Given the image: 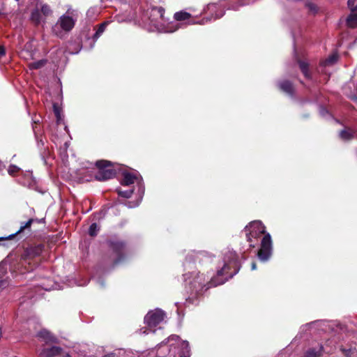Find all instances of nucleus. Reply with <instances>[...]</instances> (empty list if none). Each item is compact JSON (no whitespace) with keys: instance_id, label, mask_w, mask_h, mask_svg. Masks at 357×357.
Here are the masks:
<instances>
[{"instance_id":"nucleus-1","label":"nucleus","mask_w":357,"mask_h":357,"mask_svg":"<svg viewBox=\"0 0 357 357\" xmlns=\"http://www.w3.org/2000/svg\"><path fill=\"white\" fill-rule=\"evenodd\" d=\"M224 266L217 272V275L212 278L206 289L224 284L229 278L235 275L240 269V264L237 259L236 253L234 251H228L224 257Z\"/></svg>"},{"instance_id":"nucleus-2","label":"nucleus","mask_w":357,"mask_h":357,"mask_svg":"<svg viewBox=\"0 0 357 357\" xmlns=\"http://www.w3.org/2000/svg\"><path fill=\"white\" fill-rule=\"evenodd\" d=\"M184 281L188 286L190 291V296L186 299L187 301L193 303L194 298L201 294L205 287V278L203 275H199V273L193 271L183 275Z\"/></svg>"},{"instance_id":"nucleus-3","label":"nucleus","mask_w":357,"mask_h":357,"mask_svg":"<svg viewBox=\"0 0 357 357\" xmlns=\"http://www.w3.org/2000/svg\"><path fill=\"white\" fill-rule=\"evenodd\" d=\"M165 9L162 7H154L151 9L150 20L155 28L161 32L173 33L179 29L178 23L173 22L168 23L167 26H163L160 21L164 20Z\"/></svg>"},{"instance_id":"nucleus-4","label":"nucleus","mask_w":357,"mask_h":357,"mask_svg":"<svg viewBox=\"0 0 357 357\" xmlns=\"http://www.w3.org/2000/svg\"><path fill=\"white\" fill-rule=\"evenodd\" d=\"M165 317V312L160 309L149 312L144 317V323L146 326L142 328L139 330V333L147 335L150 333H155L154 328L164 320Z\"/></svg>"},{"instance_id":"nucleus-5","label":"nucleus","mask_w":357,"mask_h":357,"mask_svg":"<svg viewBox=\"0 0 357 357\" xmlns=\"http://www.w3.org/2000/svg\"><path fill=\"white\" fill-rule=\"evenodd\" d=\"M246 231L247 241L250 243V246L254 248L255 246V241L265 234V227L260 221H253L246 226L245 228Z\"/></svg>"},{"instance_id":"nucleus-6","label":"nucleus","mask_w":357,"mask_h":357,"mask_svg":"<svg viewBox=\"0 0 357 357\" xmlns=\"http://www.w3.org/2000/svg\"><path fill=\"white\" fill-rule=\"evenodd\" d=\"M111 165V162L108 160L97 161L96 165L98 168V170L95 175L96 179L100 181H104L114 177L116 171L109 167Z\"/></svg>"},{"instance_id":"nucleus-7","label":"nucleus","mask_w":357,"mask_h":357,"mask_svg":"<svg viewBox=\"0 0 357 357\" xmlns=\"http://www.w3.org/2000/svg\"><path fill=\"white\" fill-rule=\"evenodd\" d=\"M43 250V245L40 244L26 248L21 255L20 264L22 266H24L25 269L29 271V269L26 268V265H30L31 260L39 256L42 253Z\"/></svg>"},{"instance_id":"nucleus-8","label":"nucleus","mask_w":357,"mask_h":357,"mask_svg":"<svg viewBox=\"0 0 357 357\" xmlns=\"http://www.w3.org/2000/svg\"><path fill=\"white\" fill-rule=\"evenodd\" d=\"M272 241L269 234H264L261 243V248L258 251L257 255L259 259L262 261H267L271 255Z\"/></svg>"},{"instance_id":"nucleus-9","label":"nucleus","mask_w":357,"mask_h":357,"mask_svg":"<svg viewBox=\"0 0 357 357\" xmlns=\"http://www.w3.org/2000/svg\"><path fill=\"white\" fill-rule=\"evenodd\" d=\"M175 342V343L169 344V347H172L174 345L180 347L182 350V355L181 357H189L190 355V347L188 341H181L180 337L176 335H172L167 339V342Z\"/></svg>"},{"instance_id":"nucleus-10","label":"nucleus","mask_w":357,"mask_h":357,"mask_svg":"<svg viewBox=\"0 0 357 357\" xmlns=\"http://www.w3.org/2000/svg\"><path fill=\"white\" fill-rule=\"evenodd\" d=\"M218 6L215 3H209L208 5H207L206 8L204 9V12L206 13L208 11H210L212 13V15L211 17L202 19L199 23L202 24H204L208 22H211V20H215L217 19L222 17L224 15L225 13L223 11H220L219 13H218Z\"/></svg>"},{"instance_id":"nucleus-11","label":"nucleus","mask_w":357,"mask_h":357,"mask_svg":"<svg viewBox=\"0 0 357 357\" xmlns=\"http://www.w3.org/2000/svg\"><path fill=\"white\" fill-rule=\"evenodd\" d=\"M124 247V243L121 241H116L111 242V248L117 257V259L115 261V264H118L123 259V250Z\"/></svg>"},{"instance_id":"nucleus-12","label":"nucleus","mask_w":357,"mask_h":357,"mask_svg":"<svg viewBox=\"0 0 357 357\" xmlns=\"http://www.w3.org/2000/svg\"><path fill=\"white\" fill-rule=\"evenodd\" d=\"M58 23L63 30L68 31L74 27L75 20L71 17L64 15L60 17Z\"/></svg>"},{"instance_id":"nucleus-13","label":"nucleus","mask_w":357,"mask_h":357,"mask_svg":"<svg viewBox=\"0 0 357 357\" xmlns=\"http://www.w3.org/2000/svg\"><path fill=\"white\" fill-rule=\"evenodd\" d=\"M62 349L59 347L54 346L50 348H44L40 353V357H55L61 354Z\"/></svg>"},{"instance_id":"nucleus-14","label":"nucleus","mask_w":357,"mask_h":357,"mask_svg":"<svg viewBox=\"0 0 357 357\" xmlns=\"http://www.w3.org/2000/svg\"><path fill=\"white\" fill-rule=\"evenodd\" d=\"M204 255V252H192L190 254H188L186 257L185 261L184 263V266L189 267L190 268V264L191 262H195L197 261H199L201 259V257Z\"/></svg>"},{"instance_id":"nucleus-15","label":"nucleus","mask_w":357,"mask_h":357,"mask_svg":"<svg viewBox=\"0 0 357 357\" xmlns=\"http://www.w3.org/2000/svg\"><path fill=\"white\" fill-rule=\"evenodd\" d=\"M356 132L354 128L347 127L340 132L339 136L342 140H350L354 137Z\"/></svg>"},{"instance_id":"nucleus-16","label":"nucleus","mask_w":357,"mask_h":357,"mask_svg":"<svg viewBox=\"0 0 357 357\" xmlns=\"http://www.w3.org/2000/svg\"><path fill=\"white\" fill-rule=\"evenodd\" d=\"M174 17L175 20L177 21L176 23H178L179 28H181L183 24L181 23L180 22L190 20L191 17V15L189 13H187L185 11H179V12H176L174 14Z\"/></svg>"},{"instance_id":"nucleus-17","label":"nucleus","mask_w":357,"mask_h":357,"mask_svg":"<svg viewBox=\"0 0 357 357\" xmlns=\"http://www.w3.org/2000/svg\"><path fill=\"white\" fill-rule=\"evenodd\" d=\"M347 24L351 28H355L357 26V8L352 9L350 15L347 19Z\"/></svg>"},{"instance_id":"nucleus-18","label":"nucleus","mask_w":357,"mask_h":357,"mask_svg":"<svg viewBox=\"0 0 357 357\" xmlns=\"http://www.w3.org/2000/svg\"><path fill=\"white\" fill-rule=\"evenodd\" d=\"M278 86L282 91L289 95H292L294 91L293 85L289 81H282L278 84Z\"/></svg>"},{"instance_id":"nucleus-19","label":"nucleus","mask_w":357,"mask_h":357,"mask_svg":"<svg viewBox=\"0 0 357 357\" xmlns=\"http://www.w3.org/2000/svg\"><path fill=\"white\" fill-rule=\"evenodd\" d=\"M137 180V177L131 173H124L123 178L121 181L123 185H130L133 184Z\"/></svg>"},{"instance_id":"nucleus-20","label":"nucleus","mask_w":357,"mask_h":357,"mask_svg":"<svg viewBox=\"0 0 357 357\" xmlns=\"http://www.w3.org/2000/svg\"><path fill=\"white\" fill-rule=\"evenodd\" d=\"M340 350L345 357H357V344L350 347L349 349L342 347Z\"/></svg>"},{"instance_id":"nucleus-21","label":"nucleus","mask_w":357,"mask_h":357,"mask_svg":"<svg viewBox=\"0 0 357 357\" xmlns=\"http://www.w3.org/2000/svg\"><path fill=\"white\" fill-rule=\"evenodd\" d=\"M324 347L320 345L317 349L315 348L309 349L307 351L305 357H320L322 355Z\"/></svg>"},{"instance_id":"nucleus-22","label":"nucleus","mask_w":357,"mask_h":357,"mask_svg":"<svg viewBox=\"0 0 357 357\" xmlns=\"http://www.w3.org/2000/svg\"><path fill=\"white\" fill-rule=\"evenodd\" d=\"M33 219L30 218L27 222L22 223L21 225L20 229L15 234L10 235L7 238H1V239L3 240V239H7V238H9V239L12 238L15 235L20 234L21 232H22L25 229H29L31 227V225L33 223Z\"/></svg>"},{"instance_id":"nucleus-23","label":"nucleus","mask_w":357,"mask_h":357,"mask_svg":"<svg viewBox=\"0 0 357 357\" xmlns=\"http://www.w3.org/2000/svg\"><path fill=\"white\" fill-rule=\"evenodd\" d=\"M31 20L36 24H39L42 22V20H43L42 16L40 13V11L38 10V9H36L32 11L31 15Z\"/></svg>"},{"instance_id":"nucleus-24","label":"nucleus","mask_w":357,"mask_h":357,"mask_svg":"<svg viewBox=\"0 0 357 357\" xmlns=\"http://www.w3.org/2000/svg\"><path fill=\"white\" fill-rule=\"evenodd\" d=\"M40 337L44 339L47 342H54V337L50 334V333L46 330H43L38 333V335Z\"/></svg>"},{"instance_id":"nucleus-25","label":"nucleus","mask_w":357,"mask_h":357,"mask_svg":"<svg viewBox=\"0 0 357 357\" xmlns=\"http://www.w3.org/2000/svg\"><path fill=\"white\" fill-rule=\"evenodd\" d=\"M299 67L303 75L305 77L310 78V75L308 72V64L305 61H298Z\"/></svg>"},{"instance_id":"nucleus-26","label":"nucleus","mask_w":357,"mask_h":357,"mask_svg":"<svg viewBox=\"0 0 357 357\" xmlns=\"http://www.w3.org/2000/svg\"><path fill=\"white\" fill-rule=\"evenodd\" d=\"M108 24H109L108 22H105L102 23L101 24H100L98 29H97L96 32L95 33V34L93 36L94 40H97L100 37V36L105 30V28Z\"/></svg>"},{"instance_id":"nucleus-27","label":"nucleus","mask_w":357,"mask_h":357,"mask_svg":"<svg viewBox=\"0 0 357 357\" xmlns=\"http://www.w3.org/2000/svg\"><path fill=\"white\" fill-rule=\"evenodd\" d=\"M46 63V60L42 59L37 61H34L29 63V68L31 69H39L43 67Z\"/></svg>"},{"instance_id":"nucleus-28","label":"nucleus","mask_w":357,"mask_h":357,"mask_svg":"<svg viewBox=\"0 0 357 357\" xmlns=\"http://www.w3.org/2000/svg\"><path fill=\"white\" fill-rule=\"evenodd\" d=\"M40 10L45 17L50 15L52 13L50 7L47 4H43L40 7Z\"/></svg>"},{"instance_id":"nucleus-29","label":"nucleus","mask_w":357,"mask_h":357,"mask_svg":"<svg viewBox=\"0 0 357 357\" xmlns=\"http://www.w3.org/2000/svg\"><path fill=\"white\" fill-rule=\"evenodd\" d=\"M337 60V54H332L331 55L328 59H326L324 61V65H333L335 63Z\"/></svg>"},{"instance_id":"nucleus-30","label":"nucleus","mask_w":357,"mask_h":357,"mask_svg":"<svg viewBox=\"0 0 357 357\" xmlns=\"http://www.w3.org/2000/svg\"><path fill=\"white\" fill-rule=\"evenodd\" d=\"M98 227L96 223H93L89 227V234L91 236H95L97 235L98 231Z\"/></svg>"},{"instance_id":"nucleus-31","label":"nucleus","mask_w":357,"mask_h":357,"mask_svg":"<svg viewBox=\"0 0 357 357\" xmlns=\"http://www.w3.org/2000/svg\"><path fill=\"white\" fill-rule=\"evenodd\" d=\"M305 6L309 9V10L310 12H312V13L314 14V13H317L318 7L316 4L311 3V2H307V3H306Z\"/></svg>"},{"instance_id":"nucleus-32","label":"nucleus","mask_w":357,"mask_h":357,"mask_svg":"<svg viewBox=\"0 0 357 357\" xmlns=\"http://www.w3.org/2000/svg\"><path fill=\"white\" fill-rule=\"evenodd\" d=\"M118 193H119V195L120 196H121L123 197L129 198L132 195L133 190H124V191H123V190H118Z\"/></svg>"},{"instance_id":"nucleus-33","label":"nucleus","mask_w":357,"mask_h":357,"mask_svg":"<svg viewBox=\"0 0 357 357\" xmlns=\"http://www.w3.org/2000/svg\"><path fill=\"white\" fill-rule=\"evenodd\" d=\"M20 170V169L18 167L11 165L8 167V172L10 175L14 176L15 173L18 172Z\"/></svg>"},{"instance_id":"nucleus-34","label":"nucleus","mask_w":357,"mask_h":357,"mask_svg":"<svg viewBox=\"0 0 357 357\" xmlns=\"http://www.w3.org/2000/svg\"><path fill=\"white\" fill-rule=\"evenodd\" d=\"M54 112L57 119V123H59V122L61 121V116L60 113L59 108L56 106V104L54 105Z\"/></svg>"},{"instance_id":"nucleus-35","label":"nucleus","mask_w":357,"mask_h":357,"mask_svg":"<svg viewBox=\"0 0 357 357\" xmlns=\"http://www.w3.org/2000/svg\"><path fill=\"white\" fill-rule=\"evenodd\" d=\"M356 0H348L347 4L349 8L351 9V11H352V9H354L357 8V6H355Z\"/></svg>"},{"instance_id":"nucleus-36","label":"nucleus","mask_w":357,"mask_h":357,"mask_svg":"<svg viewBox=\"0 0 357 357\" xmlns=\"http://www.w3.org/2000/svg\"><path fill=\"white\" fill-rule=\"evenodd\" d=\"M9 284V282L7 280H0V289H5Z\"/></svg>"},{"instance_id":"nucleus-37","label":"nucleus","mask_w":357,"mask_h":357,"mask_svg":"<svg viewBox=\"0 0 357 357\" xmlns=\"http://www.w3.org/2000/svg\"><path fill=\"white\" fill-rule=\"evenodd\" d=\"M5 54V49L3 47L0 46V57Z\"/></svg>"},{"instance_id":"nucleus-38","label":"nucleus","mask_w":357,"mask_h":357,"mask_svg":"<svg viewBox=\"0 0 357 357\" xmlns=\"http://www.w3.org/2000/svg\"><path fill=\"white\" fill-rule=\"evenodd\" d=\"M139 191L140 194L143 195L144 192V186H139Z\"/></svg>"},{"instance_id":"nucleus-39","label":"nucleus","mask_w":357,"mask_h":357,"mask_svg":"<svg viewBox=\"0 0 357 357\" xmlns=\"http://www.w3.org/2000/svg\"><path fill=\"white\" fill-rule=\"evenodd\" d=\"M102 357H114V353H109L108 354L105 355Z\"/></svg>"},{"instance_id":"nucleus-40","label":"nucleus","mask_w":357,"mask_h":357,"mask_svg":"<svg viewBox=\"0 0 357 357\" xmlns=\"http://www.w3.org/2000/svg\"><path fill=\"white\" fill-rule=\"evenodd\" d=\"M251 268H252V270H255L257 268V264L255 262L252 263Z\"/></svg>"},{"instance_id":"nucleus-41","label":"nucleus","mask_w":357,"mask_h":357,"mask_svg":"<svg viewBox=\"0 0 357 357\" xmlns=\"http://www.w3.org/2000/svg\"><path fill=\"white\" fill-rule=\"evenodd\" d=\"M60 357H71L68 354H60Z\"/></svg>"},{"instance_id":"nucleus-42","label":"nucleus","mask_w":357,"mask_h":357,"mask_svg":"<svg viewBox=\"0 0 357 357\" xmlns=\"http://www.w3.org/2000/svg\"><path fill=\"white\" fill-rule=\"evenodd\" d=\"M238 6H232L231 7V9H233V10H237V9H238Z\"/></svg>"},{"instance_id":"nucleus-43","label":"nucleus","mask_w":357,"mask_h":357,"mask_svg":"<svg viewBox=\"0 0 357 357\" xmlns=\"http://www.w3.org/2000/svg\"><path fill=\"white\" fill-rule=\"evenodd\" d=\"M164 344V342H161V344L159 345L158 349H160Z\"/></svg>"},{"instance_id":"nucleus-44","label":"nucleus","mask_w":357,"mask_h":357,"mask_svg":"<svg viewBox=\"0 0 357 357\" xmlns=\"http://www.w3.org/2000/svg\"><path fill=\"white\" fill-rule=\"evenodd\" d=\"M195 22L194 21H190L188 22V24H195Z\"/></svg>"},{"instance_id":"nucleus-45","label":"nucleus","mask_w":357,"mask_h":357,"mask_svg":"<svg viewBox=\"0 0 357 357\" xmlns=\"http://www.w3.org/2000/svg\"><path fill=\"white\" fill-rule=\"evenodd\" d=\"M166 351L169 352V351H170V349H166Z\"/></svg>"},{"instance_id":"nucleus-46","label":"nucleus","mask_w":357,"mask_h":357,"mask_svg":"<svg viewBox=\"0 0 357 357\" xmlns=\"http://www.w3.org/2000/svg\"><path fill=\"white\" fill-rule=\"evenodd\" d=\"M326 112V111L324 110V109H321V112Z\"/></svg>"},{"instance_id":"nucleus-47","label":"nucleus","mask_w":357,"mask_h":357,"mask_svg":"<svg viewBox=\"0 0 357 357\" xmlns=\"http://www.w3.org/2000/svg\"><path fill=\"white\" fill-rule=\"evenodd\" d=\"M355 101H356V102H357V98H355Z\"/></svg>"}]
</instances>
